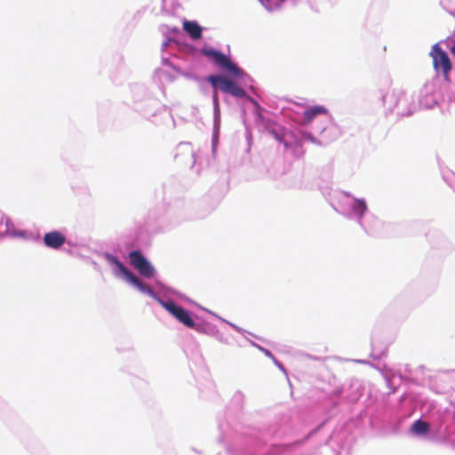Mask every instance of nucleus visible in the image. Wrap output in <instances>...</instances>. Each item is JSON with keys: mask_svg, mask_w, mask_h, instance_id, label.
I'll return each mask as SVG.
<instances>
[{"mask_svg": "<svg viewBox=\"0 0 455 455\" xmlns=\"http://www.w3.org/2000/svg\"><path fill=\"white\" fill-rule=\"evenodd\" d=\"M207 80L213 88L220 89L222 92L229 93L234 97L243 98L246 92L243 89L239 87L234 81L222 76H210Z\"/></svg>", "mask_w": 455, "mask_h": 455, "instance_id": "1", "label": "nucleus"}, {"mask_svg": "<svg viewBox=\"0 0 455 455\" xmlns=\"http://www.w3.org/2000/svg\"><path fill=\"white\" fill-rule=\"evenodd\" d=\"M203 54L208 58L212 59L213 62L220 67L223 70H226L231 74L234 77H242L243 72L235 63L232 62L230 58L225 54L217 52L215 50H205Z\"/></svg>", "mask_w": 455, "mask_h": 455, "instance_id": "2", "label": "nucleus"}, {"mask_svg": "<svg viewBox=\"0 0 455 455\" xmlns=\"http://www.w3.org/2000/svg\"><path fill=\"white\" fill-rule=\"evenodd\" d=\"M430 55L432 57L433 68L436 72L441 71L445 76H448L452 68L449 55L437 44L432 46Z\"/></svg>", "mask_w": 455, "mask_h": 455, "instance_id": "3", "label": "nucleus"}, {"mask_svg": "<svg viewBox=\"0 0 455 455\" xmlns=\"http://www.w3.org/2000/svg\"><path fill=\"white\" fill-rule=\"evenodd\" d=\"M130 263L134 267L144 278H152L156 270L151 263L140 251H132L129 253Z\"/></svg>", "mask_w": 455, "mask_h": 455, "instance_id": "4", "label": "nucleus"}, {"mask_svg": "<svg viewBox=\"0 0 455 455\" xmlns=\"http://www.w3.org/2000/svg\"><path fill=\"white\" fill-rule=\"evenodd\" d=\"M161 304L168 312L174 315L175 318L179 320L180 323L189 328L196 327V323L192 319L188 310L177 305L175 302L172 300L162 301Z\"/></svg>", "mask_w": 455, "mask_h": 455, "instance_id": "5", "label": "nucleus"}, {"mask_svg": "<svg viewBox=\"0 0 455 455\" xmlns=\"http://www.w3.org/2000/svg\"><path fill=\"white\" fill-rule=\"evenodd\" d=\"M409 101V98L401 90H394L390 92H387L383 97L384 105L387 109L391 111L395 108H400L401 104L403 106L407 105Z\"/></svg>", "mask_w": 455, "mask_h": 455, "instance_id": "6", "label": "nucleus"}, {"mask_svg": "<svg viewBox=\"0 0 455 455\" xmlns=\"http://www.w3.org/2000/svg\"><path fill=\"white\" fill-rule=\"evenodd\" d=\"M44 244L52 249H59L66 243V236L60 231H52L44 235Z\"/></svg>", "mask_w": 455, "mask_h": 455, "instance_id": "7", "label": "nucleus"}, {"mask_svg": "<svg viewBox=\"0 0 455 455\" xmlns=\"http://www.w3.org/2000/svg\"><path fill=\"white\" fill-rule=\"evenodd\" d=\"M328 109L323 105H315L314 107L308 108L303 113L304 124L311 123L316 116L321 115H327Z\"/></svg>", "mask_w": 455, "mask_h": 455, "instance_id": "8", "label": "nucleus"}, {"mask_svg": "<svg viewBox=\"0 0 455 455\" xmlns=\"http://www.w3.org/2000/svg\"><path fill=\"white\" fill-rule=\"evenodd\" d=\"M183 28L193 39H199L202 36V28L196 21H184Z\"/></svg>", "mask_w": 455, "mask_h": 455, "instance_id": "9", "label": "nucleus"}, {"mask_svg": "<svg viewBox=\"0 0 455 455\" xmlns=\"http://www.w3.org/2000/svg\"><path fill=\"white\" fill-rule=\"evenodd\" d=\"M128 282L136 286L143 293H147L150 296L155 294L154 290L149 285L141 282L135 274L132 275V278Z\"/></svg>", "mask_w": 455, "mask_h": 455, "instance_id": "10", "label": "nucleus"}, {"mask_svg": "<svg viewBox=\"0 0 455 455\" xmlns=\"http://www.w3.org/2000/svg\"><path fill=\"white\" fill-rule=\"evenodd\" d=\"M430 425L427 421L417 419L412 425V431L418 435H425L429 431Z\"/></svg>", "mask_w": 455, "mask_h": 455, "instance_id": "11", "label": "nucleus"}, {"mask_svg": "<svg viewBox=\"0 0 455 455\" xmlns=\"http://www.w3.org/2000/svg\"><path fill=\"white\" fill-rule=\"evenodd\" d=\"M113 263L119 268V270L124 275L127 281L132 278V275L134 274L131 270H129L122 262H120L116 258H113Z\"/></svg>", "mask_w": 455, "mask_h": 455, "instance_id": "12", "label": "nucleus"}, {"mask_svg": "<svg viewBox=\"0 0 455 455\" xmlns=\"http://www.w3.org/2000/svg\"><path fill=\"white\" fill-rule=\"evenodd\" d=\"M213 101H215V105L218 104V98H217L216 93H215V96H213Z\"/></svg>", "mask_w": 455, "mask_h": 455, "instance_id": "13", "label": "nucleus"}, {"mask_svg": "<svg viewBox=\"0 0 455 455\" xmlns=\"http://www.w3.org/2000/svg\"><path fill=\"white\" fill-rule=\"evenodd\" d=\"M451 52L455 56V44H453V46L451 48Z\"/></svg>", "mask_w": 455, "mask_h": 455, "instance_id": "14", "label": "nucleus"}, {"mask_svg": "<svg viewBox=\"0 0 455 455\" xmlns=\"http://www.w3.org/2000/svg\"><path fill=\"white\" fill-rule=\"evenodd\" d=\"M267 4H271V1L267 2ZM276 5H278L277 2H274Z\"/></svg>", "mask_w": 455, "mask_h": 455, "instance_id": "15", "label": "nucleus"}]
</instances>
